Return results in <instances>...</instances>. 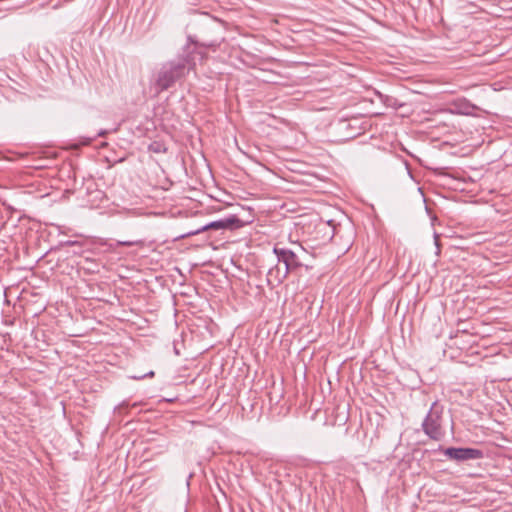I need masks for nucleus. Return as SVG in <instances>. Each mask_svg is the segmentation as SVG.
Here are the masks:
<instances>
[{
  "mask_svg": "<svg viewBox=\"0 0 512 512\" xmlns=\"http://www.w3.org/2000/svg\"><path fill=\"white\" fill-rule=\"evenodd\" d=\"M443 454L450 460L456 462H465L469 460H477L483 457V452L475 448H457L449 447L443 451Z\"/></svg>",
  "mask_w": 512,
  "mask_h": 512,
  "instance_id": "nucleus-4",
  "label": "nucleus"
},
{
  "mask_svg": "<svg viewBox=\"0 0 512 512\" xmlns=\"http://www.w3.org/2000/svg\"><path fill=\"white\" fill-rule=\"evenodd\" d=\"M434 239H435V245L437 247V253H439L440 252V249H439V236L435 235Z\"/></svg>",
  "mask_w": 512,
  "mask_h": 512,
  "instance_id": "nucleus-8",
  "label": "nucleus"
},
{
  "mask_svg": "<svg viewBox=\"0 0 512 512\" xmlns=\"http://www.w3.org/2000/svg\"><path fill=\"white\" fill-rule=\"evenodd\" d=\"M123 407H127V404H126L125 402L121 403V404L119 405L118 409H121V408H123Z\"/></svg>",
  "mask_w": 512,
  "mask_h": 512,
  "instance_id": "nucleus-10",
  "label": "nucleus"
},
{
  "mask_svg": "<svg viewBox=\"0 0 512 512\" xmlns=\"http://www.w3.org/2000/svg\"><path fill=\"white\" fill-rule=\"evenodd\" d=\"M154 376V371H150L148 372L147 374L143 375V376H134L133 378L134 379H143L145 377H153Z\"/></svg>",
  "mask_w": 512,
  "mask_h": 512,
  "instance_id": "nucleus-7",
  "label": "nucleus"
},
{
  "mask_svg": "<svg viewBox=\"0 0 512 512\" xmlns=\"http://www.w3.org/2000/svg\"><path fill=\"white\" fill-rule=\"evenodd\" d=\"M273 252L278 263L269 269L267 274V281L272 286L282 283L291 271L301 266L298 256L293 251L276 246Z\"/></svg>",
  "mask_w": 512,
  "mask_h": 512,
  "instance_id": "nucleus-2",
  "label": "nucleus"
},
{
  "mask_svg": "<svg viewBox=\"0 0 512 512\" xmlns=\"http://www.w3.org/2000/svg\"><path fill=\"white\" fill-rule=\"evenodd\" d=\"M107 134V131L106 130H101L99 133H98V136H105Z\"/></svg>",
  "mask_w": 512,
  "mask_h": 512,
  "instance_id": "nucleus-9",
  "label": "nucleus"
},
{
  "mask_svg": "<svg viewBox=\"0 0 512 512\" xmlns=\"http://www.w3.org/2000/svg\"><path fill=\"white\" fill-rule=\"evenodd\" d=\"M422 427L425 434L431 439L440 440L442 438L444 433L441 428V411L437 409L436 403L432 405Z\"/></svg>",
  "mask_w": 512,
  "mask_h": 512,
  "instance_id": "nucleus-3",
  "label": "nucleus"
},
{
  "mask_svg": "<svg viewBox=\"0 0 512 512\" xmlns=\"http://www.w3.org/2000/svg\"><path fill=\"white\" fill-rule=\"evenodd\" d=\"M117 245L127 246V247H131V246H141L142 247L144 245V241L143 240L118 241Z\"/></svg>",
  "mask_w": 512,
  "mask_h": 512,
  "instance_id": "nucleus-6",
  "label": "nucleus"
},
{
  "mask_svg": "<svg viewBox=\"0 0 512 512\" xmlns=\"http://www.w3.org/2000/svg\"><path fill=\"white\" fill-rule=\"evenodd\" d=\"M188 57H182L164 63L154 76L151 90L155 95L169 89L177 80L185 76L193 68Z\"/></svg>",
  "mask_w": 512,
  "mask_h": 512,
  "instance_id": "nucleus-1",
  "label": "nucleus"
},
{
  "mask_svg": "<svg viewBox=\"0 0 512 512\" xmlns=\"http://www.w3.org/2000/svg\"><path fill=\"white\" fill-rule=\"evenodd\" d=\"M240 223V220L236 216H230L225 219L213 221L205 226H203L201 229H198L195 232H191L190 234H198L202 231H206L208 229H226V228H232L234 226H237Z\"/></svg>",
  "mask_w": 512,
  "mask_h": 512,
  "instance_id": "nucleus-5",
  "label": "nucleus"
}]
</instances>
